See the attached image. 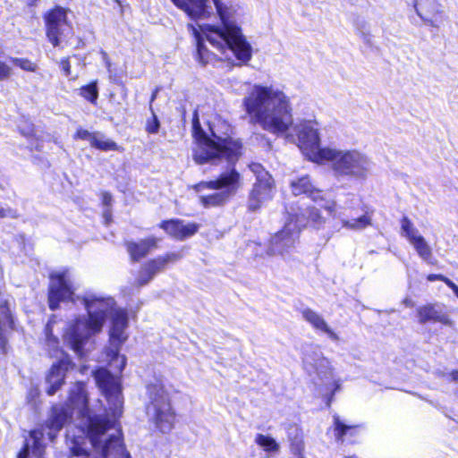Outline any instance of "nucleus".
Instances as JSON below:
<instances>
[{"instance_id": "nucleus-50", "label": "nucleus", "mask_w": 458, "mask_h": 458, "mask_svg": "<svg viewBox=\"0 0 458 458\" xmlns=\"http://www.w3.org/2000/svg\"><path fill=\"white\" fill-rule=\"evenodd\" d=\"M53 324L54 322L49 320L45 327V334L48 340L57 342V338L53 335Z\"/></svg>"}, {"instance_id": "nucleus-22", "label": "nucleus", "mask_w": 458, "mask_h": 458, "mask_svg": "<svg viewBox=\"0 0 458 458\" xmlns=\"http://www.w3.org/2000/svg\"><path fill=\"white\" fill-rule=\"evenodd\" d=\"M293 195H305L314 202L325 200L323 191L317 188L309 174L301 175L290 182Z\"/></svg>"}, {"instance_id": "nucleus-57", "label": "nucleus", "mask_w": 458, "mask_h": 458, "mask_svg": "<svg viewBox=\"0 0 458 458\" xmlns=\"http://www.w3.org/2000/svg\"><path fill=\"white\" fill-rule=\"evenodd\" d=\"M126 365L125 356H121V363L119 365V372H122Z\"/></svg>"}, {"instance_id": "nucleus-10", "label": "nucleus", "mask_w": 458, "mask_h": 458, "mask_svg": "<svg viewBox=\"0 0 458 458\" xmlns=\"http://www.w3.org/2000/svg\"><path fill=\"white\" fill-rule=\"evenodd\" d=\"M66 8L55 5L43 15L46 37L54 47L60 46L64 34L63 28L70 24Z\"/></svg>"}, {"instance_id": "nucleus-48", "label": "nucleus", "mask_w": 458, "mask_h": 458, "mask_svg": "<svg viewBox=\"0 0 458 458\" xmlns=\"http://www.w3.org/2000/svg\"><path fill=\"white\" fill-rule=\"evenodd\" d=\"M426 278L429 282L441 281V282L445 283V284H447V283L450 280L448 277H446L445 276L441 275V274H428V275H427Z\"/></svg>"}, {"instance_id": "nucleus-29", "label": "nucleus", "mask_w": 458, "mask_h": 458, "mask_svg": "<svg viewBox=\"0 0 458 458\" xmlns=\"http://www.w3.org/2000/svg\"><path fill=\"white\" fill-rule=\"evenodd\" d=\"M81 320L80 318H76L73 321L67 334L66 340L70 347L76 352V354L80 357H83L85 355L84 345L87 340V336H84L81 333Z\"/></svg>"}, {"instance_id": "nucleus-62", "label": "nucleus", "mask_w": 458, "mask_h": 458, "mask_svg": "<svg viewBox=\"0 0 458 458\" xmlns=\"http://www.w3.org/2000/svg\"><path fill=\"white\" fill-rule=\"evenodd\" d=\"M344 458H357L356 456H345Z\"/></svg>"}, {"instance_id": "nucleus-25", "label": "nucleus", "mask_w": 458, "mask_h": 458, "mask_svg": "<svg viewBox=\"0 0 458 458\" xmlns=\"http://www.w3.org/2000/svg\"><path fill=\"white\" fill-rule=\"evenodd\" d=\"M67 405L80 408L82 416L89 412V399L86 389V383L76 381L69 390Z\"/></svg>"}, {"instance_id": "nucleus-49", "label": "nucleus", "mask_w": 458, "mask_h": 458, "mask_svg": "<svg viewBox=\"0 0 458 458\" xmlns=\"http://www.w3.org/2000/svg\"><path fill=\"white\" fill-rule=\"evenodd\" d=\"M333 389L332 391L330 392V394H328V396L327 397V401H326V403H327V407H330L332 402H333V399H334V395L335 394L336 391H338L340 389V383L338 381H335L333 383Z\"/></svg>"}, {"instance_id": "nucleus-17", "label": "nucleus", "mask_w": 458, "mask_h": 458, "mask_svg": "<svg viewBox=\"0 0 458 458\" xmlns=\"http://www.w3.org/2000/svg\"><path fill=\"white\" fill-rule=\"evenodd\" d=\"M300 230L295 232L286 223L279 231L275 233L269 241V246L273 252L284 255L295 246L299 240Z\"/></svg>"}, {"instance_id": "nucleus-43", "label": "nucleus", "mask_w": 458, "mask_h": 458, "mask_svg": "<svg viewBox=\"0 0 458 458\" xmlns=\"http://www.w3.org/2000/svg\"><path fill=\"white\" fill-rule=\"evenodd\" d=\"M11 62L26 72H35L38 68L37 64L28 58L12 57Z\"/></svg>"}, {"instance_id": "nucleus-58", "label": "nucleus", "mask_w": 458, "mask_h": 458, "mask_svg": "<svg viewBox=\"0 0 458 458\" xmlns=\"http://www.w3.org/2000/svg\"><path fill=\"white\" fill-rule=\"evenodd\" d=\"M10 210H6L4 208H0V218L6 217Z\"/></svg>"}, {"instance_id": "nucleus-55", "label": "nucleus", "mask_w": 458, "mask_h": 458, "mask_svg": "<svg viewBox=\"0 0 458 458\" xmlns=\"http://www.w3.org/2000/svg\"><path fill=\"white\" fill-rule=\"evenodd\" d=\"M336 204L335 201H331L329 205H326L324 208L327 210L329 213H333L335 211Z\"/></svg>"}, {"instance_id": "nucleus-24", "label": "nucleus", "mask_w": 458, "mask_h": 458, "mask_svg": "<svg viewBox=\"0 0 458 458\" xmlns=\"http://www.w3.org/2000/svg\"><path fill=\"white\" fill-rule=\"evenodd\" d=\"M174 6L184 12L191 19L199 20L208 18L210 12V0H170Z\"/></svg>"}, {"instance_id": "nucleus-28", "label": "nucleus", "mask_w": 458, "mask_h": 458, "mask_svg": "<svg viewBox=\"0 0 458 458\" xmlns=\"http://www.w3.org/2000/svg\"><path fill=\"white\" fill-rule=\"evenodd\" d=\"M103 458H131L123 442V439L111 435L105 441L101 448Z\"/></svg>"}, {"instance_id": "nucleus-52", "label": "nucleus", "mask_w": 458, "mask_h": 458, "mask_svg": "<svg viewBox=\"0 0 458 458\" xmlns=\"http://www.w3.org/2000/svg\"><path fill=\"white\" fill-rule=\"evenodd\" d=\"M102 216L104 219V223L106 225H109L113 222V216H112L111 208H105L103 210Z\"/></svg>"}, {"instance_id": "nucleus-37", "label": "nucleus", "mask_w": 458, "mask_h": 458, "mask_svg": "<svg viewBox=\"0 0 458 458\" xmlns=\"http://www.w3.org/2000/svg\"><path fill=\"white\" fill-rule=\"evenodd\" d=\"M409 242L422 259L428 260L432 257V250L422 235L419 234Z\"/></svg>"}, {"instance_id": "nucleus-59", "label": "nucleus", "mask_w": 458, "mask_h": 458, "mask_svg": "<svg viewBox=\"0 0 458 458\" xmlns=\"http://www.w3.org/2000/svg\"><path fill=\"white\" fill-rule=\"evenodd\" d=\"M292 458H305V453L291 454Z\"/></svg>"}, {"instance_id": "nucleus-4", "label": "nucleus", "mask_w": 458, "mask_h": 458, "mask_svg": "<svg viewBox=\"0 0 458 458\" xmlns=\"http://www.w3.org/2000/svg\"><path fill=\"white\" fill-rule=\"evenodd\" d=\"M241 187L242 175L235 167L220 173L212 180L200 181L192 185V189L196 192L205 190L215 191L199 197V205L206 209L225 207L237 195Z\"/></svg>"}, {"instance_id": "nucleus-6", "label": "nucleus", "mask_w": 458, "mask_h": 458, "mask_svg": "<svg viewBox=\"0 0 458 458\" xmlns=\"http://www.w3.org/2000/svg\"><path fill=\"white\" fill-rule=\"evenodd\" d=\"M148 404L151 411L150 422L161 434H169L178 422V414L173 406L169 393L160 381L148 386Z\"/></svg>"}, {"instance_id": "nucleus-26", "label": "nucleus", "mask_w": 458, "mask_h": 458, "mask_svg": "<svg viewBox=\"0 0 458 458\" xmlns=\"http://www.w3.org/2000/svg\"><path fill=\"white\" fill-rule=\"evenodd\" d=\"M74 140H88L92 148L101 151H120L122 148L112 140H100L97 133L90 132L84 128H78L73 135Z\"/></svg>"}, {"instance_id": "nucleus-34", "label": "nucleus", "mask_w": 458, "mask_h": 458, "mask_svg": "<svg viewBox=\"0 0 458 458\" xmlns=\"http://www.w3.org/2000/svg\"><path fill=\"white\" fill-rule=\"evenodd\" d=\"M79 94L82 98L96 106L99 96L98 80L91 81L88 84L82 85L79 89Z\"/></svg>"}, {"instance_id": "nucleus-16", "label": "nucleus", "mask_w": 458, "mask_h": 458, "mask_svg": "<svg viewBox=\"0 0 458 458\" xmlns=\"http://www.w3.org/2000/svg\"><path fill=\"white\" fill-rule=\"evenodd\" d=\"M413 6L419 17L428 26L437 29L444 18V10L437 0H414Z\"/></svg>"}, {"instance_id": "nucleus-19", "label": "nucleus", "mask_w": 458, "mask_h": 458, "mask_svg": "<svg viewBox=\"0 0 458 458\" xmlns=\"http://www.w3.org/2000/svg\"><path fill=\"white\" fill-rule=\"evenodd\" d=\"M275 188L274 179L256 181L249 192L247 208L250 212L257 211L261 208L262 202L272 198V191Z\"/></svg>"}, {"instance_id": "nucleus-27", "label": "nucleus", "mask_w": 458, "mask_h": 458, "mask_svg": "<svg viewBox=\"0 0 458 458\" xmlns=\"http://www.w3.org/2000/svg\"><path fill=\"white\" fill-rule=\"evenodd\" d=\"M299 147L302 151H307L306 155L310 157L312 153L319 149V136L318 131L310 126H303L297 133Z\"/></svg>"}, {"instance_id": "nucleus-36", "label": "nucleus", "mask_w": 458, "mask_h": 458, "mask_svg": "<svg viewBox=\"0 0 458 458\" xmlns=\"http://www.w3.org/2000/svg\"><path fill=\"white\" fill-rule=\"evenodd\" d=\"M307 212L308 215L306 216V224L308 226L317 230L324 226L326 218L323 217L320 210L318 208L314 206H309L307 208Z\"/></svg>"}, {"instance_id": "nucleus-18", "label": "nucleus", "mask_w": 458, "mask_h": 458, "mask_svg": "<svg viewBox=\"0 0 458 458\" xmlns=\"http://www.w3.org/2000/svg\"><path fill=\"white\" fill-rule=\"evenodd\" d=\"M84 417H87L86 436L90 440L92 446L97 448L101 444V437L113 428V422L107 417L90 415L89 412Z\"/></svg>"}, {"instance_id": "nucleus-1", "label": "nucleus", "mask_w": 458, "mask_h": 458, "mask_svg": "<svg viewBox=\"0 0 458 458\" xmlns=\"http://www.w3.org/2000/svg\"><path fill=\"white\" fill-rule=\"evenodd\" d=\"M242 105L251 123H259L269 132H285L293 123L292 108L281 90L255 85L243 98Z\"/></svg>"}, {"instance_id": "nucleus-54", "label": "nucleus", "mask_w": 458, "mask_h": 458, "mask_svg": "<svg viewBox=\"0 0 458 458\" xmlns=\"http://www.w3.org/2000/svg\"><path fill=\"white\" fill-rule=\"evenodd\" d=\"M446 285L454 292V293L458 298V285H456L451 279L449 280Z\"/></svg>"}, {"instance_id": "nucleus-23", "label": "nucleus", "mask_w": 458, "mask_h": 458, "mask_svg": "<svg viewBox=\"0 0 458 458\" xmlns=\"http://www.w3.org/2000/svg\"><path fill=\"white\" fill-rule=\"evenodd\" d=\"M416 315L420 324L440 323L449 325L448 314L443 310L438 303H426L416 309Z\"/></svg>"}, {"instance_id": "nucleus-42", "label": "nucleus", "mask_w": 458, "mask_h": 458, "mask_svg": "<svg viewBox=\"0 0 458 458\" xmlns=\"http://www.w3.org/2000/svg\"><path fill=\"white\" fill-rule=\"evenodd\" d=\"M250 170L255 174L256 181L273 179L272 175L259 163H251Z\"/></svg>"}, {"instance_id": "nucleus-13", "label": "nucleus", "mask_w": 458, "mask_h": 458, "mask_svg": "<svg viewBox=\"0 0 458 458\" xmlns=\"http://www.w3.org/2000/svg\"><path fill=\"white\" fill-rule=\"evenodd\" d=\"M158 227L171 238L184 241L194 236L199 232L200 225L196 222L185 223L180 218H170L162 220Z\"/></svg>"}, {"instance_id": "nucleus-46", "label": "nucleus", "mask_w": 458, "mask_h": 458, "mask_svg": "<svg viewBox=\"0 0 458 458\" xmlns=\"http://www.w3.org/2000/svg\"><path fill=\"white\" fill-rule=\"evenodd\" d=\"M11 75L12 68L10 65L4 61H0V81L9 79Z\"/></svg>"}, {"instance_id": "nucleus-35", "label": "nucleus", "mask_w": 458, "mask_h": 458, "mask_svg": "<svg viewBox=\"0 0 458 458\" xmlns=\"http://www.w3.org/2000/svg\"><path fill=\"white\" fill-rule=\"evenodd\" d=\"M30 437L32 438V452L38 458H43V454L46 449V445L42 443L44 438V428H34L30 430Z\"/></svg>"}, {"instance_id": "nucleus-56", "label": "nucleus", "mask_w": 458, "mask_h": 458, "mask_svg": "<svg viewBox=\"0 0 458 458\" xmlns=\"http://www.w3.org/2000/svg\"><path fill=\"white\" fill-rule=\"evenodd\" d=\"M449 377L453 381L458 382V369L451 370L449 373Z\"/></svg>"}, {"instance_id": "nucleus-30", "label": "nucleus", "mask_w": 458, "mask_h": 458, "mask_svg": "<svg viewBox=\"0 0 458 458\" xmlns=\"http://www.w3.org/2000/svg\"><path fill=\"white\" fill-rule=\"evenodd\" d=\"M190 27L196 40V59L202 64L217 61L216 55L209 51L205 46L203 35L194 26L191 25Z\"/></svg>"}, {"instance_id": "nucleus-9", "label": "nucleus", "mask_w": 458, "mask_h": 458, "mask_svg": "<svg viewBox=\"0 0 458 458\" xmlns=\"http://www.w3.org/2000/svg\"><path fill=\"white\" fill-rule=\"evenodd\" d=\"M75 287L67 268L52 272L47 286V305L50 310L60 309L62 302H75Z\"/></svg>"}, {"instance_id": "nucleus-3", "label": "nucleus", "mask_w": 458, "mask_h": 458, "mask_svg": "<svg viewBox=\"0 0 458 458\" xmlns=\"http://www.w3.org/2000/svg\"><path fill=\"white\" fill-rule=\"evenodd\" d=\"M191 136L199 148L193 153V160L198 165H205L214 160L225 158L228 163H235L242 154L243 145L240 139L231 136L221 137L214 131L208 135L203 130L199 114H192Z\"/></svg>"}, {"instance_id": "nucleus-32", "label": "nucleus", "mask_w": 458, "mask_h": 458, "mask_svg": "<svg viewBox=\"0 0 458 458\" xmlns=\"http://www.w3.org/2000/svg\"><path fill=\"white\" fill-rule=\"evenodd\" d=\"M287 437L291 454L305 453L303 431L300 427L297 425L290 426L287 430Z\"/></svg>"}, {"instance_id": "nucleus-61", "label": "nucleus", "mask_w": 458, "mask_h": 458, "mask_svg": "<svg viewBox=\"0 0 458 458\" xmlns=\"http://www.w3.org/2000/svg\"><path fill=\"white\" fill-rule=\"evenodd\" d=\"M40 0H30L29 3H28V5L30 7H32V6H35L38 4V3L39 2Z\"/></svg>"}, {"instance_id": "nucleus-7", "label": "nucleus", "mask_w": 458, "mask_h": 458, "mask_svg": "<svg viewBox=\"0 0 458 458\" xmlns=\"http://www.w3.org/2000/svg\"><path fill=\"white\" fill-rule=\"evenodd\" d=\"M96 385L106 398L114 417L123 413V387L119 377L114 376L107 369L98 367L92 371Z\"/></svg>"}, {"instance_id": "nucleus-44", "label": "nucleus", "mask_w": 458, "mask_h": 458, "mask_svg": "<svg viewBox=\"0 0 458 458\" xmlns=\"http://www.w3.org/2000/svg\"><path fill=\"white\" fill-rule=\"evenodd\" d=\"M160 128V123L156 114L148 119L146 123L145 130L148 134L157 133Z\"/></svg>"}, {"instance_id": "nucleus-51", "label": "nucleus", "mask_w": 458, "mask_h": 458, "mask_svg": "<svg viewBox=\"0 0 458 458\" xmlns=\"http://www.w3.org/2000/svg\"><path fill=\"white\" fill-rule=\"evenodd\" d=\"M30 445L28 441H25L20 451L18 452L17 458H29Z\"/></svg>"}, {"instance_id": "nucleus-2", "label": "nucleus", "mask_w": 458, "mask_h": 458, "mask_svg": "<svg viewBox=\"0 0 458 458\" xmlns=\"http://www.w3.org/2000/svg\"><path fill=\"white\" fill-rule=\"evenodd\" d=\"M217 15L221 21V27L205 24L200 27L206 39L224 54L226 49L231 50L237 60L247 64L252 56V49L240 26L231 21L232 14L228 6L220 0H212Z\"/></svg>"}, {"instance_id": "nucleus-45", "label": "nucleus", "mask_w": 458, "mask_h": 458, "mask_svg": "<svg viewBox=\"0 0 458 458\" xmlns=\"http://www.w3.org/2000/svg\"><path fill=\"white\" fill-rule=\"evenodd\" d=\"M59 67L62 70V72L64 76L70 77L72 75V64L70 61V56L61 58L59 62Z\"/></svg>"}, {"instance_id": "nucleus-14", "label": "nucleus", "mask_w": 458, "mask_h": 458, "mask_svg": "<svg viewBox=\"0 0 458 458\" xmlns=\"http://www.w3.org/2000/svg\"><path fill=\"white\" fill-rule=\"evenodd\" d=\"M13 307L8 298L0 300V354L6 355L10 350L8 331L15 329Z\"/></svg>"}, {"instance_id": "nucleus-47", "label": "nucleus", "mask_w": 458, "mask_h": 458, "mask_svg": "<svg viewBox=\"0 0 458 458\" xmlns=\"http://www.w3.org/2000/svg\"><path fill=\"white\" fill-rule=\"evenodd\" d=\"M101 203L106 208H111L113 203V195L109 191H102L100 194Z\"/></svg>"}, {"instance_id": "nucleus-8", "label": "nucleus", "mask_w": 458, "mask_h": 458, "mask_svg": "<svg viewBox=\"0 0 458 458\" xmlns=\"http://www.w3.org/2000/svg\"><path fill=\"white\" fill-rule=\"evenodd\" d=\"M87 311V328L93 334L99 333L107 318L115 307V301L111 296L97 294H85L81 297Z\"/></svg>"}, {"instance_id": "nucleus-15", "label": "nucleus", "mask_w": 458, "mask_h": 458, "mask_svg": "<svg viewBox=\"0 0 458 458\" xmlns=\"http://www.w3.org/2000/svg\"><path fill=\"white\" fill-rule=\"evenodd\" d=\"M128 325V315L125 310L118 309L112 314V327L110 329V340L116 342L114 349H110L106 352L109 362L117 360L120 355V345L125 341L123 331Z\"/></svg>"}, {"instance_id": "nucleus-12", "label": "nucleus", "mask_w": 458, "mask_h": 458, "mask_svg": "<svg viewBox=\"0 0 458 458\" xmlns=\"http://www.w3.org/2000/svg\"><path fill=\"white\" fill-rule=\"evenodd\" d=\"M74 366L68 354H64L50 366L46 375V382L48 384L46 389L47 395H54L65 384L67 372Z\"/></svg>"}, {"instance_id": "nucleus-33", "label": "nucleus", "mask_w": 458, "mask_h": 458, "mask_svg": "<svg viewBox=\"0 0 458 458\" xmlns=\"http://www.w3.org/2000/svg\"><path fill=\"white\" fill-rule=\"evenodd\" d=\"M334 436L337 441L344 442L345 436L354 437L357 434L360 425H346L335 415L333 418Z\"/></svg>"}, {"instance_id": "nucleus-5", "label": "nucleus", "mask_w": 458, "mask_h": 458, "mask_svg": "<svg viewBox=\"0 0 458 458\" xmlns=\"http://www.w3.org/2000/svg\"><path fill=\"white\" fill-rule=\"evenodd\" d=\"M310 161L317 164L329 161L336 175L348 176L355 180L366 179L369 173L367 157L357 150L343 151L323 148L312 153Z\"/></svg>"}, {"instance_id": "nucleus-53", "label": "nucleus", "mask_w": 458, "mask_h": 458, "mask_svg": "<svg viewBox=\"0 0 458 458\" xmlns=\"http://www.w3.org/2000/svg\"><path fill=\"white\" fill-rule=\"evenodd\" d=\"M118 6L119 13L121 15L124 13L125 7H129L126 0H113Z\"/></svg>"}, {"instance_id": "nucleus-38", "label": "nucleus", "mask_w": 458, "mask_h": 458, "mask_svg": "<svg viewBox=\"0 0 458 458\" xmlns=\"http://www.w3.org/2000/svg\"><path fill=\"white\" fill-rule=\"evenodd\" d=\"M255 443L263 448L267 453H277L279 451V445L270 436L257 434L255 437Z\"/></svg>"}, {"instance_id": "nucleus-21", "label": "nucleus", "mask_w": 458, "mask_h": 458, "mask_svg": "<svg viewBox=\"0 0 458 458\" xmlns=\"http://www.w3.org/2000/svg\"><path fill=\"white\" fill-rule=\"evenodd\" d=\"M159 239L155 236H148L140 241H129L124 243L125 249L132 262H139L146 258L150 252L158 248Z\"/></svg>"}, {"instance_id": "nucleus-20", "label": "nucleus", "mask_w": 458, "mask_h": 458, "mask_svg": "<svg viewBox=\"0 0 458 458\" xmlns=\"http://www.w3.org/2000/svg\"><path fill=\"white\" fill-rule=\"evenodd\" d=\"M72 416V411L67 404H54L50 408L47 419L41 427L48 428L50 430L48 433L50 437L54 438Z\"/></svg>"}, {"instance_id": "nucleus-31", "label": "nucleus", "mask_w": 458, "mask_h": 458, "mask_svg": "<svg viewBox=\"0 0 458 458\" xmlns=\"http://www.w3.org/2000/svg\"><path fill=\"white\" fill-rule=\"evenodd\" d=\"M303 318L315 329L326 333L331 339H337L335 333L327 326L325 319L313 310L307 308L301 311Z\"/></svg>"}, {"instance_id": "nucleus-39", "label": "nucleus", "mask_w": 458, "mask_h": 458, "mask_svg": "<svg viewBox=\"0 0 458 458\" xmlns=\"http://www.w3.org/2000/svg\"><path fill=\"white\" fill-rule=\"evenodd\" d=\"M400 224L402 235H403L408 242H411L419 235L418 230L414 227L413 223L408 216H403L400 220Z\"/></svg>"}, {"instance_id": "nucleus-41", "label": "nucleus", "mask_w": 458, "mask_h": 458, "mask_svg": "<svg viewBox=\"0 0 458 458\" xmlns=\"http://www.w3.org/2000/svg\"><path fill=\"white\" fill-rule=\"evenodd\" d=\"M83 443L80 442L76 437L72 439V445L69 447L71 457L85 456L90 458L89 453L82 446Z\"/></svg>"}, {"instance_id": "nucleus-11", "label": "nucleus", "mask_w": 458, "mask_h": 458, "mask_svg": "<svg viewBox=\"0 0 458 458\" xmlns=\"http://www.w3.org/2000/svg\"><path fill=\"white\" fill-rule=\"evenodd\" d=\"M182 258V254L180 252H166L148 259L143 264L139 272V276L136 281L137 285H146L157 274L164 271L168 265L179 261Z\"/></svg>"}, {"instance_id": "nucleus-60", "label": "nucleus", "mask_w": 458, "mask_h": 458, "mask_svg": "<svg viewBox=\"0 0 458 458\" xmlns=\"http://www.w3.org/2000/svg\"><path fill=\"white\" fill-rule=\"evenodd\" d=\"M157 91H158V89H156L152 92V94H151V98H150V103H152V102L156 99L157 95Z\"/></svg>"}, {"instance_id": "nucleus-40", "label": "nucleus", "mask_w": 458, "mask_h": 458, "mask_svg": "<svg viewBox=\"0 0 458 458\" xmlns=\"http://www.w3.org/2000/svg\"><path fill=\"white\" fill-rule=\"evenodd\" d=\"M371 219L368 214L352 220H344L343 225L348 229H361L370 225Z\"/></svg>"}]
</instances>
